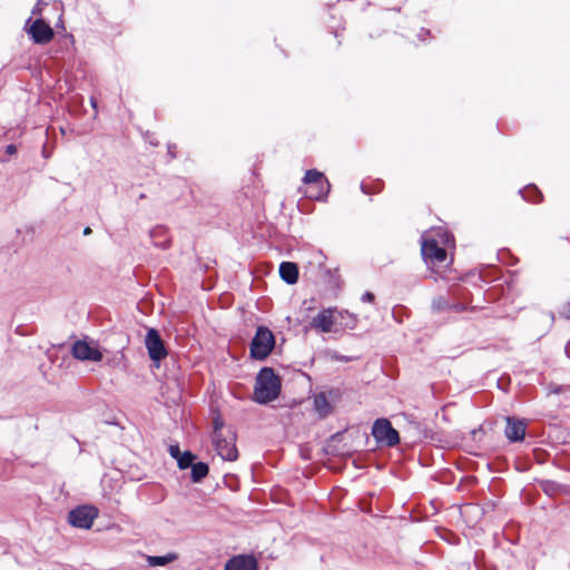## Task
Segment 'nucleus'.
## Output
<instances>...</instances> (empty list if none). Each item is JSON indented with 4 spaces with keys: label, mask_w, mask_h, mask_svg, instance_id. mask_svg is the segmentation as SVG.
I'll use <instances>...</instances> for the list:
<instances>
[{
    "label": "nucleus",
    "mask_w": 570,
    "mask_h": 570,
    "mask_svg": "<svg viewBox=\"0 0 570 570\" xmlns=\"http://www.w3.org/2000/svg\"><path fill=\"white\" fill-rule=\"evenodd\" d=\"M281 386V379L272 367H263L256 376L253 399L259 404H267L278 397Z\"/></svg>",
    "instance_id": "nucleus-1"
},
{
    "label": "nucleus",
    "mask_w": 570,
    "mask_h": 570,
    "mask_svg": "<svg viewBox=\"0 0 570 570\" xmlns=\"http://www.w3.org/2000/svg\"><path fill=\"white\" fill-rule=\"evenodd\" d=\"M275 346V336L266 326H258L249 346L250 356L263 361L272 353Z\"/></svg>",
    "instance_id": "nucleus-2"
},
{
    "label": "nucleus",
    "mask_w": 570,
    "mask_h": 570,
    "mask_svg": "<svg viewBox=\"0 0 570 570\" xmlns=\"http://www.w3.org/2000/svg\"><path fill=\"white\" fill-rule=\"evenodd\" d=\"M304 184L308 187L305 191L306 196L312 199H324L330 193V181L323 173L317 169H309L303 178Z\"/></svg>",
    "instance_id": "nucleus-3"
},
{
    "label": "nucleus",
    "mask_w": 570,
    "mask_h": 570,
    "mask_svg": "<svg viewBox=\"0 0 570 570\" xmlns=\"http://www.w3.org/2000/svg\"><path fill=\"white\" fill-rule=\"evenodd\" d=\"M236 432L232 426H227L224 434L219 436H212L213 445L217 454L226 461H235L238 458V450L236 448Z\"/></svg>",
    "instance_id": "nucleus-4"
},
{
    "label": "nucleus",
    "mask_w": 570,
    "mask_h": 570,
    "mask_svg": "<svg viewBox=\"0 0 570 570\" xmlns=\"http://www.w3.org/2000/svg\"><path fill=\"white\" fill-rule=\"evenodd\" d=\"M372 435L379 444L393 448L400 443V434L387 419H377L372 426Z\"/></svg>",
    "instance_id": "nucleus-5"
},
{
    "label": "nucleus",
    "mask_w": 570,
    "mask_h": 570,
    "mask_svg": "<svg viewBox=\"0 0 570 570\" xmlns=\"http://www.w3.org/2000/svg\"><path fill=\"white\" fill-rule=\"evenodd\" d=\"M421 253L424 262L431 265H439L446 259V249L440 246L433 237H424L421 245Z\"/></svg>",
    "instance_id": "nucleus-6"
},
{
    "label": "nucleus",
    "mask_w": 570,
    "mask_h": 570,
    "mask_svg": "<svg viewBox=\"0 0 570 570\" xmlns=\"http://www.w3.org/2000/svg\"><path fill=\"white\" fill-rule=\"evenodd\" d=\"M99 511L92 505H80L69 512L68 521L71 525L80 529H90Z\"/></svg>",
    "instance_id": "nucleus-7"
},
{
    "label": "nucleus",
    "mask_w": 570,
    "mask_h": 570,
    "mask_svg": "<svg viewBox=\"0 0 570 570\" xmlns=\"http://www.w3.org/2000/svg\"><path fill=\"white\" fill-rule=\"evenodd\" d=\"M145 345L151 361L157 364L167 356V350L159 332L156 328H149L146 337Z\"/></svg>",
    "instance_id": "nucleus-8"
},
{
    "label": "nucleus",
    "mask_w": 570,
    "mask_h": 570,
    "mask_svg": "<svg viewBox=\"0 0 570 570\" xmlns=\"http://www.w3.org/2000/svg\"><path fill=\"white\" fill-rule=\"evenodd\" d=\"M29 22L31 23L27 32L35 43L47 45L53 39V29L43 19H36L35 21L28 19L27 23Z\"/></svg>",
    "instance_id": "nucleus-9"
},
{
    "label": "nucleus",
    "mask_w": 570,
    "mask_h": 570,
    "mask_svg": "<svg viewBox=\"0 0 570 570\" xmlns=\"http://www.w3.org/2000/svg\"><path fill=\"white\" fill-rule=\"evenodd\" d=\"M71 354L79 361L100 362L104 357L96 346L90 345L85 340H78L72 344Z\"/></svg>",
    "instance_id": "nucleus-10"
},
{
    "label": "nucleus",
    "mask_w": 570,
    "mask_h": 570,
    "mask_svg": "<svg viewBox=\"0 0 570 570\" xmlns=\"http://www.w3.org/2000/svg\"><path fill=\"white\" fill-rule=\"evenodd\" d=\"M336 318H335V308H325L321 311L312 320V327L321 331L322 333H331L336 331L335 328Z\"/></svg>",
    "instance_id": "nucleus-11"
},
{
    "label": "nucleus",
    "mask_w": 570,
    "mask_h": 570,
    "mask_svg": "<svg viewBox=\"0 0 570 570\" xmlns=\"http://www.w3.org/2000/svg\"><path fill=\"white\" fill-rule=\"evenodd\" d=\"M504 435L510 442H521L524 440L527 423L514 416L505 417Z\"/></svg>",
    "instance_id": "nucleus-12"
},
{
    "label": "nucleus",
    "mask_w": 570,
    "mask_h": 570,
    "mask_svg": "<svg viewBox=\"0 0 570 570\" xmlns=\"http://www.w3.org/2000/svg\"><path fill=\"white\" fill-rule=\"evenodd\" d=\"M257 560L253 556L239 554L230 558L225 570H257Z\"/></svg>",
    "instance_id": "nucleus-13"
},
{
    "label": "nucleus",
    "mask_w": 570,
    "mask_h": 570,
    "mask_svg": "<svg viewBox=\"0 0 570 570\" xmlns=\"http://www.w3.org/2000/svg\"><path fill=\"white\" fill-rule=\"evenodd\" d=\"M335 326L342 330H354L358 323V318L355 314L350 313L348 311H338L335 308Z\"/></svg>",
    "instance_id": "nucleus-14"
},
{
    "label": "nucleus",
    "mask_w": 570,
    "mask_h": 570,
    "mask_svg": "<svg viewBox=\"0 0 570 570\" xmlns=\"http://www.w3.org/2000/svg\"><path fill=\"white\" fill-rule=\"evenodd\" d=\"M150 238L156 247L166 249L170 247L171 239L168 229L164 226H157L150 230Z\"/></svg>",
    "instance_id": "nucleus-15"
},
{
    "label": "nucleus",
    "mask_w": 570,
    "mask_h": 570,
    "mask_svg": "<svg viewBox=\"0 0 570 570\" xmlns=\"http://www.w3.org/2000/svg\"><path fill=\"white\" fill-rule=\"evenodd\" d=\"M279 275L284 282L293 285L298 281V267L295 263L283 262L279 265Z\"/></svg>",
    "instance_id": "nucleus-16"
},
{
    "label": "nucleus",
    "mask_w": 570,
    "mask_h": 570,
    "mask_svg": "<svg viewBox=\"0 0 570 570\" xmlns=\"http://www.w3.org/2000/svg\"><path fill=\"white\" fill-rule=\"evenodd\" d=\"M521 197L531 204H539L543 200V195L541 190L535 185H528L523 189L519 190Z\"/></svg>",
    "instance_id": "nucleus-17"
},
{
    "label": "nucleus",
    "mask_w": 570,
    "mask_h": 570,
    "mask_svg": "<svg viewBox=\"0 0 570 570\" xmlns=\"http://www.w3.org/2000/svg\"><path fill=\"white\" fill-rule=\"evenodd\" d=\"M208 472H209V468L206 463L197 462V463L193 464L191 473H190L191 481L195 483L200 482L203 479H205L207 476Z\"/></svg>",
    "instance_id": "nucleus-18"
},
{
    "label": "nucleus",
    "mask_w": 570,
    "mask_h": 570,
    "mask_svg": "<svg viewBox=\"0 0 570 570\" xmlns=\"http://www.w3.org/2000/svg\"><path fill=\"white\" fill-rule=\"evenodd\" d=\"M178 559L176 553H167L166 556H149L147 558L148 564L151 567H163Z\"/></svg>",
    "instance_id": "nucleus-19"
},
{
    "label": "nucleus",
    "mask_w": 570,
    "mask_h": 570,
    "mask_svg": "<svg viewBox=\"0 0 570 570\" xmlns=\"http://www.w3.org/2000/svg\"><path fill=\"white\" fill-rule=\"evenodd\" d=\"M451 308H454L455 311L462 309L458 304L451 305L444 296H438L432 301V309L435 313H441Z\"/></svg>",
    "instance_id": "nucleus-20"
},
{
    "label": "nucleus",
    "mask_w": 570,
    "mask_h": 570,
    "mask_svg": "<svg viewBox=\"0 0 570 570\" xmlns=\"http://www.w3.org/2000/svg\"><path fill=\"white\" fill-rule=\"evenodd\" d=\"M314 406L322 416H325L331 412V405L324 394L315 396Z\"/></svg>",
    "instance_id": "nucleus-21"
},
{
    "label": "nucleus",
    "mask_w": 570,
    "mask_h": 570,
    "mask_svg": "<svg viewBox=\"0 0 570 570\" xmlns=\"http://www.w3.org/2000/svg\"><path fill=\"white\" fill-rule=\"evenodd\" d=\"M195 458L196 456L189 451H186L184 454L179 455V458L177 459L179 469L184 470L187 468H191Z\"/></svg>",
    "instance_id": "nucleus-22"
},
{
    "label": "nucleus",
    "mask_w": 570,
    "mask_h": 570,
    "mask_svg": "<svg viewBox=\"0 0 570 570\" xmlns=\"http://www.w3.org/2000/svg\"><path fill=\"white\" fill-rule=\"evenodd\" d=\"M226 426L222 416L218 414L213 419V433L212 436H219L225 433Z\"/></svg>",
    "instance_id": "nucleus-23"
},
{
    "label": "nucleus",
    "mask_w": 570,
    "mask_h": 570,
    "mask_svg": "<svg viewBox=\"0 0 570 570\" xmlns=\"http://www.w3.org/2000/svg\"><path fill=\"white\" fill-rule=\"evenodd\" d=\"M556 488H557V484L551 481H543L541 483V489L543 490V492H546L549 495H551L553 493Z\"/></svg>",
    "instance_id": "nucleus-24"
},
{
    "label": "nucleus",
    "mask_w": 570,
    "mask_h": 570,
    "mask_svg": "<svg viewBox=\"0 0 570 570\" xmlns=\"http://www.w3.org/2000/svg\"><path fill=\"white\" fill-rule=\"evenodd\" d=\"M375 296L372 292H365L362 296V302L372 303L374 302Z\"/></svg>",
    "instance_id": "nucleus-25"
},
{
    "label": "nucleus",
    "mask_w": 570,
    "mask_h": 570,
    "mask_svg": "<svg viewBox=\"0 0 570 570\" xmlns=\"http://www.w3.org/2000/svg\"><path fill=\"white\" fill-rule=\"evenodd\" d=\"M169 452H170L171 456L176 458V459H178L180 455L179 448L177 445H171L169 449Z\"/></svg>",
    "instance_id": "nucleus-26"
},
{
    "label": "nucleus",
    "mask_w": 570,
    "mask_h": 570,
    "mask_svg": "<svg viewBox=\"0 0 570 570\" xmlns=\"http://www.w3.org/2000/svg\"><path fill=\"white\" fill-rule=\"evenodd\" d=\"M561 314L567 320H570V301L564 305L563 311H562Z\"/></svg>",
    "instance_id": "nucleus-27"
},
{
    "label": "nucleus",
    "mask_w": 570,
    "mask_h": 570,
    "mask_svg": "<svg viewBox=\"0 0 570 570\" xmlns=\"http://www.w3.org/2000/svg\"><path fill=\"white\" fill-rule=\"evenodd\" d=\"M6 153L8 155H14L17 153V147L13 144H10L6 147Z\"/></svg>",
    "instance_id": "nucleus-28"
},
{
    "label": "nucleus",
    "mask_w": 570,
    "mask_h": 570,
    "mask_svg": "<svg viewBox=\"0 0 570 570\" xmlns=\"http://www.w3.org/2000/svg\"><path fill=\"white\" fill-rule=\"evenodd\" d=\"M168 155L170 156V158H175L176 157V145H169L168 146Z\"/></svg>",
    "instance_id": "nucleus-29"
},
{
    "label": "nucleus",
    "mask_w": 570,
    "mask_h": 570,
    "mask_svg": "<svg viewBox=\"0 0 570 570\" xmlns=\"http://www.w3.org/2000/svg\"><path fill=\"white\" fill-rule=\"evenodd\" d=\"M429 35H430V30L422 29L421 32L419 33V37L421 40H424L425 36H429Z\"/></svg>",
    "instance_id": "nucleus-30"
},
{
    "label": "nucleus",
    "mask_w": 570,
    "mask_h": 570,
    "mask_svg": "<svg viewBox=\"0 0 570 570\" xmlns=\"http://www.w3.org/2000/svg\"><path fill=\"white\" fill-rule=\"evenodd\" d=\"M361 188H362V191H363L364 194H370V193H371V191H370V189H368V187H367V185H365V184H362V185H361Z\"/></svg>",
    "instance_id": "nucleus-31"
},
{
    "label": "nucleus",
    "mask_w": 570,
    "mask_h": 570,
    "mask_svg": "<svg viewBox=\"0 0 570 570\" xmlns=\"http://www.w3.org/2000/svg\"><path fill=\"white\" fill-rule=\"evenodd\" d=\"M91 233H92V230H91V228H90V227H86V228L83 229V235H86V236H87V235H90Z\"/></svg>",
    "instance_id": "nucleus-32"
},
{
    "label": "nucleus",
    "mask_w": 570,
    "mask_h": 570,
    "mask_svg": "<svg viewBox=\"0 0 570 570\" xmlns=\"http://www.w3.org/2000/svg\"><path fill=\"white\" fill-rule=\"evenodd\" d=\"M337 360H341V361H344V362H348V361H351L352 358H351V357H347V356H341V357H337Z\"/></svg>",
    "instance_id": "nucleus-33"
},
{
    "label": "nucleus",
    "mask_w": 570,
    "mask_h": 570,
    "mask_svg": "<svg viewBox=\"0 0 570 570\" xmlns=\"http://www.w3.org/2000/svg\"><path fill=\"white\" fill-rule=\"evenodd\" d=\"M37 7H35V9L32 10V13H37Z\"/></svg>",
    "instance_id": "nucleus-34"
}]
</instances>
